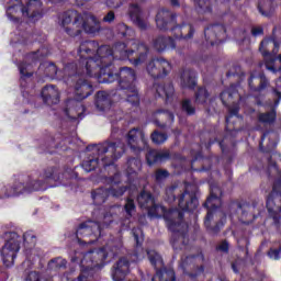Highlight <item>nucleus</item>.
<instances>
[{"mask_svg": "<svg viewBox=\"0 0 281 281\" xmlns=\"http://www.w3.org/2000/svg\"><path fill=\"white\" fill-rule=\"evenodd\" d=\"M79 60L64 65V76L75 78L85 74L88 78H95L100 85L119 82V91L126 97V101L139 109V90H137V74L130 67H121L120 70L113 65V52L110 46H100L98 41L87 40L80 43L78 48Z\"/></svg>", "mask_w": 281, "mask_h": 281, "instance_id": "f257e3e1", "label": "nucleus"}, {"mask_svg": "<svg viewBox=\"0 0 281 281\" xmlns=\"http://www.w3.org/2000/svg\"><path fill=\"white\" fill-rule=\"evenodd\" d=\"M87 150H93L94 157L83 160L81 167L86 172H93L97 168L99 172L105 170L108 175L103 177V183L108 186H120L122 183V172L117 169L115 161L121 159L122 155L126 153V147L121 140L111 142L105 140L99 145H88Z\"/></svg>", "mask_w": 281, "mask_h": 281, "instance_id": "f03ea898", "label": "nucleus"}, {"mask_svg": "<svg viewBox=\"0 0 281 281\" xmlns=\"http://www.w3.org/2000/svg\"><path fill=\"white\" fill-rule=\"evenodd\" d=\"M116 34L121 38H126V43L116 42L113 47L108 45L112 52L113 60H128L134 67L146 63L150 47L144 42L135 40V30L124 23L116 25Z\"/></svg>", "mask_w": 281, "mask_h": 281, "instance_id": "7ed1b4c3", "label": "nucleus"}, {"mask_svg": "<svg viewBox=\"0 0 281 281\" xmlns=\"http://www.w3.org/2000/svg\"><path fill=\"white\" fill-rule=\"evenodd\" d=\"M56 167H48L43 172L33 171L29 176H20L13 184H8L2 189L3 195L0 199H10V196H21V194H32L41 192L47 188H54L53 181H58Z\"/></svg>", "mask_w": 281, "mask_h": 281, "instance_id": "20e7f679", "label": "nucleus"}, {"mask_svg": "<svg viewBox=\"0 0 281 281\" xmlns=\"http://www.w3.org/2000/svg\"><path fill=\"white\" fill-rule=\"evenodd\" d=\"M178 207L181 210L178 212V222L172 217H166L167 228L171 232L170 244L175 251H181L190 244L188 226H183L181 221H183V212L192 214L199 207V198H196V194L184 190L178 199Z\"/></svg>", "mask_w": 281, "mask_h": 281, "instance_id": "39448f33", "label": "nucleus"}, {"mask_svg": "<svg viewBox=\"0 0 281 281\" xmlns=\"http://www.w3.org/2000/svg\"><path fill=\"white\" fill-rule=\"evenodd\" d=\"M223 205V189L216 184L210 187V195L203 203L207 210L204 217V227L210 236H218L221 231L227 224V214L221 211Z\"/></svg>", "mask_w": 281, "mask_h": 281, "instance_id": "423d86ee", "label": "nucleus"}, {"mask_svg": "<svg viewBox=\"0 0 281 281\" xmlns=\"http://www.w3.org/2000/svg\"><path fill=\"white\" fill-rule=\"evenodd\" d=\"M156 25L161 32L170 30L175 38H182L190 41L194 36V26L192 24H177V13L168 10L160 9L156 14Z\"/></svg>", "mask_w": 281, "mask_h": 281, "instance_id": "0eeeda50", "label": "nucleus"}, {"mask_svg": "<svg viewBox=\"0 0 281 281\" xmlns=\"http://www.w3.org/2000/svg\"><path fill=\"white\" fill-rule=\"evenodd\" d=\"M90 20L92 24L89 23V20H85L82 14L78 13V11L68 10L61 15V25L63 27H65L66 25L72 23V26L75 29H71L69 26L65 27L66 34H68V36H71L72 38H76V36H80L82 34V30L83 32H86V34H98V32H100V23L95 21V16L93 15L90 16Z\"/></svg>", "mask_w": 281, "mask_h": 281, "instance_id": "6e6552de", "label": "nucleus"}, {"mask_svg": "<svg viewBox=\"0 0 281 281\" xmlns=\"http://www.w3.org/2000/svg\"><path fill=\"white\" fill-rule=\"evenodd\" d=\"M9 4L7 16L13 23H21V18L14 15L19 10L22 16H26L31 23H36L43 18V2L41 0H29L25 4L21 0H4Z\"/></svg>", "mask_w": 281, "mask_h": 281, "instance_id": "1a4fd4ad", "label": "nucleus"}, {"mask_svg": "<svg viewBox=\"0 0 281 281\" xmlns=\"http://www.w3.org/2000/svg\"><path fill=\"white\" fill-rule=\"evenodd\" d=\"M259 52L263 56L266 61V69L272 71V74H278L281 69V54L280 43L274 37L265 38L259 45Z\"/></svg>", "mask_w": 281, "mask_h": 281, "instance_id": "9d476101", "label": "nucleus"}, {"mask_svg": "<svg viewBox=\"0 0 281 281\" xmlns=\"http://www.w3.org/2000/svg\"><path fill=\"white\" fill-rule=\"evenodd\" d=\"M106 258H109V252L104 247L87 251L80 260L81 274L78 280L87 279V273L93 269H102L106 265Z\"/></svg>", "mask_w": 281, "mask_h": 281, "instance_id": "9b49d317", "label": "nucleus"}, {"mask_svg": "<svg viewBox=\"0 0 281 281\" xmlns=\"http://www.w3.org/2000/svg\"><path fill=\"white\" fill-rule=\"evenodd\" d=\"M102 236V225L100 222L86 221L77 227L76 238L78 245H95Z\"/></svg>", "mask_w": 281, "mask_h": 281, "instance_id": "f8f14e48", "label": "nucleus"}, {"mask_svg": "<svg viewBox=\"0 0 281 281\" xmlns=\"http://www.w3.org/2000/svg\"><path fill=\"white\" fill-rule=\"evenodd\" d=\"M278 190L279 192L281 190V179L276 182L273 190L268 194L266 207L277 232L281 234V193H277Z\"/></svg>", "mask_w": 281, "mask_h": 281, "instance_id": "ddd939ff", "label": "nucleus"}, {"mask_svg": "<svg viewBox=\"0 0 281 281\" xmlns=\"http://www.w3.org/2000/svg\"><path fill=\"white\" fill-rule=\"evenodd\" d=\"M148 260L154 267L156 274L151 278V281H177V274L173 269H168L164 266V258L156 250L147 251Z\"/></svg>", "mask_w": 281, "mask_h": 281, "instance_id": "4468645a", "label": "nucleus"}, {"mask_svg": "<svg viewBox=\"0 0 281 281\" xmlns=\"http://www.w3.org/2000/svg\"><path fill=\"white\" fill-rule=\"evenodd\" d=\"M7 241L1 250L3 265L12 267L16 260V254L21 250V236L16 232L5 233Z\"/></svg>", "mask_w": 281, "mask_h": 281, "instance_id": "2eb2a0df", "label": "nucleus"}, {"mask_svg": "<svg viewBox=\"0 0 281 281\" xmlns=\"http://www.w3.org/2000/svg\"><path fill=\"white\" fill-rule=\"evenodd\" d=\"M201 258L202 260L204 259L202 252L181 257L179 268L182 270L183 276H188L190 280H196L201 273H204L205 266L199 265Z\"/></svg>", "mask_w": 281, "mask_h": 281, "instance_id": "dca6fc26", "label": "nucleus"}, {"mask_svg": "<svg viewBox=\"0 0 281 281\" xmlns=\"http://www.w3.org/2000/svg\"><path fill=\"white\" fill-rule=\"evenodd\" d=\"M126 143L131 153L136 155V157H139L143 150L148 148V139H146V134H144V131H142L139 127H134L128 131L126 134Z\"/></svg>", "mask_w": 281, "mask_h": 281, "instance_id": "f3484780", "label": "nucleus"}, {"mask_svg": "<svg viewBox=\"0 0 281 281\" xmlns=\"http://www.w3.org/2000/svg\"><path fill=\"white\" fill-rule=\"evenodd\" d=\"M146 69L147 74H149L154 80H159L166 78V76L172 71V64L164 57L154 58L147 64Z\"/></svg>", "mask_w": 281, "mask_h": 281, "instance_id": "a211bd4d", "label": "nucleus"}, {"mask_svg": "<svg viewBox=\"0 0 281 281\" xmlns=\"http://www.w3.org/2000/svg\"><path fill=\"white\" fill-rule=\"evenodd\" d=\"M271 95L274 99L273 105L268 112H260L257 115L259 124H265L266 126H273L276 120H278V106H280L281 91L278 88L271 89Z\"/></svg>", "mask_w": 281, "mask_h": 281, "instance_id": "6ab92c4d", "label": "nucleus"}, {"mask_svg": "<svg viewBox=\"0 0 281 281\" xmlns=\"http://www.w3.org/2000/svg\"><path fill=\"white\" fill-rule=\"evenodd\" d=\"M204 36L207 45L214 47V45H221L225 43L227 37V29L223 24H211L204 29Z\"/></svg>", "mask_w": 281, "mask_h": 281, "instance_id": "aec40b11", "label": "nucleus"}, {"mask_svg": "<svg viewBox=\"0 0 281 281\" xmlns=\"http://www.w3.org/2000/svg\"><path fill=\"white\" fill-rule=\"evenodd\" d=\"M270 82L267 76L261 71H252L248 78V86L252 93H262Z\"/></svg>", "mask_w": 281, "mask_h": 281, "instance_id": "412c9836", "label": "nucleus"}, {"mask_svg": "<svg viewBox=\"0 0 281 281\" xmlns=\"http://www.w3.org/2000/svg\"><path fill=\"white\" fill-rule=\"evenodd\" d=\"M131 273V261L126 257H121L112 267V280L124 281Z\"/></svg>", "mask_w": 281, "mask_h": 281, "instance_id": "4be33fe9", "label": "nucleus"}, {"mask_svg": "<svg viewBox=\"0 0 281 281\" xmlns=\"http://www.w3.org/2000/svg\"><path fill=\"white\" fill-rule=\"evenodd\" d=\"M93 94V85L89 80L79 77L75 83V100L76 102H82L87 100L89 95Z\"/></svg>", "mask_w": 281, "mask_h": 281, "instance_id": "5701e85b", "label": "nucleus"}, {"mask_svg": "<svg viewBox=\"0 0 281 281\" xmlns=\"http://www.w3.org/2000/svg\"><path fill=\"white\" fill-rule=\"evenodd\" d=\"M240 113V106L238 105H234L233 108H231L228 110V115L225 119L226 125H225V131L226 133H238V131H240V128L238 127V125H236V121L234 120V117L236 120H238L239 122H243V115L238 114Z\"/></svg>", "mask_w": 281, "mask_h": 281, "instance_id": "b1692460", "label": "nucleus"}, {"mask_svg": "<svg viewBox=\"0 0 281 281\" xmlns=\"http://www.w3.org/2000/svg\"><path fill=\"white\" fill-rule=\"evenodd\" d=\"M41 98L47 106H54L60 102V92L56 89V86H45L41 91Z\"/></svg>", "mask_w": 281, "mask_h": 281, "instance_id": "393cba45", "label": "nucleus"}, {"mask_svg": "<svg viewBox=\"0 0 281 281\" xmlns=\"http://www.w3.org/2000/svg\"><path fill=\"white\" fill-rule=\"evenodd\" d=\"M172 158L170 150H157L149 149L146 154V162L149 166H155L156 164H165V161H169Z\"/></svg>", "mask_w": 281, "mask_h": 281, "instance_id": "a878e982", "label": "nucleus"}, {"mask_svg": "<svg viewBox=\"0 0 281 281\" xmlns=\"http://www.w3.org/2000/svg\"><path fill=\"white\" fill-rule=\"evenodd\" d=\"M153 88L158 98H165L167 104H172L175 101V86L172 83L160 85L155 82Z\"/></svg>", "mask_w": 281, "mask_h": 281, "instance_id": "bb28decb", "label": "nucleus"}, {"mask_svg": "<svg viewBox=\"0 0 281 281\" xmlns=\"http://www.w3.org/2000/svg\"><path fill=\"white\" fill-rule=\"evenodd\" d=\"M70 139L69 137L63 136V134H55L54 137H50L48 139V143L46 145V153H49V155H54V148L55 150H67V144H69Z\"/></svg>", "mask_w": 281, "mask_h": 281, "instance_id": "cd10ccee", "label": "nucleus"}, {"mask_svg": "<svg viewBox=\"0 0 281 281\" xmlns=\"http://www.w3.org/2000/svg\"><path fill=\"white\" fill-rule=\"evenodd\" d=\"M126 165L127 168L125 170V175L127 178V183H133V181H135V179L137 178V172L142 170V159L139 158V156L130 157Z\"/></svg>", "mask_w": 281, "mask_h": 281, "instance_id": "c85d7f7f", "label": "nucleus"}, {"mask_svg": "<svg viewBox=\"0 0 281 281\" xmlns=\"http://www.w3.org/2000/svg\"><path fill=\"white\" fill-rule=\"evenodd\" d=\"M154 115H157L155 124L159 128H166L168 124H172V122H175V113L166 109L156 110Z\"/></svg>", "mask_w": 281, "mask_h": 281, "instance_id": "c756f323", "label": "nucleus"}, {"mask_svg": "<svg viewBox=\"0 0 281 281\" xmlns=\"http://www.w3.org/2000/svg\"><path fill=\"white\" fill-rule=\"evenodd\" d=\"M153 47L156 52L161 53L166 52V49H175L177 47V43L175 38L170 36L159 35L153 42Z\"/></svg>", "mask_w": 281, "mask_h": 281, "instance_id": "7c9ffc66", "label": "nucleus"}, {"mask_svg": "<svg viewBox=\"0 0 281 281\" xmlns=\"http://www.w3.org/2000/svg\"><path fill=\"white\" fill-rule=\"evenodd\" d=\"M128 16L134 25L138 26L139 30H146V21L142 18V8L137 3H132L128 9Z\"/></svg>", "mask_w": 281, "mask_h": 281, "instance_id": "2f4dec72", "label": "nucleus"}, {"mask_svg": "<svg viewBox=\"0 0 281 281\" xmlns=\"http://www.w3.org/2000/svg\"><path fill=\"white\" fill-rule=\"evenodd\" d=\"M180 82L182 89H195L198 81H196V71L192 69H184L180 76Z\"/></svg>", "mask_w": 281, "mask_h": 281, "instance_id": "473e14b6", "label": "nucleus"}, {"mask_svg": "<svg viewBox=\"0 0 281 281\" xmlns=\"http://www.w3.org/2000/svg\"><path fill=\"white\" fill-rule=\"evenodd\" d=\"M136 201L142 210H148L150 205H155V195L150 191L143 190L137 195Z\"/></svg>", "mask_w": 281, "mask_h": 281, "instance_id": "72a5a7b5", "label": "nucleus"}, {"mask_svg": "<svg viewBox=\"0 0 281 281\" xmlns=\"http://www.w3.org/2000/svg\"><path fill=\"white\" fill-rule=\"evenodd\" d=\"M109 189L106 188H98L91 192L93 205H103L109 200Z\"/></svg>", "mask_w": 281, "mask_h": 281, "instance_id": "f704fd0d", "label": "nucleus"}, {"mask_svg": "<svg viewBox=\"0 0 281 281\" xmlns=\"http://www.w3.org/2000/svg\"><path fill=\"white\" fill-rule=\"evenodd\" d=\"M95 106L99 111H106L111 106V99L106 91H98L95 94Z\"/></svg>", "mask_w": 281, "mask_h": 281, "instance_id": "c9c22d12", "label": "nucleus"}, {"mask_svg": "<svg viewBox=\"0 0 281 281\" xmlns=\"http://www.w3.org/2000/svg\"><path fill=\"white\" fill-rule=\"evenodd\" d=\"M64 111L67 117L72 120V122H76V120H82V117H85V106L78 102H75V109L66 108Z\"/></svg>", "mask_w": 281, "mask_h": 281, "instance_id": "e433bc0d", "label": "nucleus"}, {"mask_svg": "<svg viewBox=\"0 0 281 281\" xmlns=\"http://www.w3.org/2000/svg\"><path fill=\"white\" fill-rule=\"evenodd\" d=\"M234 95H238V86L236 83H231V86L221 92L220 100L224 106H227V102L234 100Z\"/></svg>", "mask_w": 281, "mask_h": 281, "instance_id": "4c0bfd02", "label": "nucleus"}, {"mask_svg": "<svg viewBox=\"0 0 281 281\" xmlns=\"http://www.w3.org/2000/svg\"><path fill=\"white\" fill-rule=\"evenodd\" d=\"M147 214L150 218H161L166 214V206L157 204L154 202L148 209Z\"/></svg>", "mask_w": 281, "mask_h": 281, "instance_id": "58836bf2", "label": "nucleus"}, {"mask_svg": "<svg viewBox=\"0 0 281 281\" xmlns=\"http://www.w3.org/2000/svg\"><path fill=\"white\" fill-rule=\"evenodd\" d=\"M180 109L182 113L188 115V117H192L193 115H196V108L192 104V100L184 99L180 103Z\"/></svg>", "mask_w": 281, "mask_h": 281, "instance_id": "ea45409f", "label": "nucleus"}, {"mask_svg": "<svg viewBox=\"0 0 281 281\" xmlns=\"http://www.w3.org/2000/svg\"><path fill=\"white\" fill-rule=\"evenodd\" d=\"M200 14H212V0H192Z\"/></svg>", "mask_w": 281, "mask_h": 281, "instance_id": "a19ab883", "label": "nucleus"}, {"mask_svg": "<svg viewBox=\"0 0 281 281\" xmlns=\"http://www.w3.org/2000/svg\"><path fill=\"white\" fill-rule=\"evenodd\" d=\"M210 98V92L207 88L200 87L195 92V104H207V100Z\"/></svg>", "mask_w": 281, "mask_h": 281, "instance_id": "79ce46f5", "label": "nucleus"}, {"mask_svg": "<svg viewBox=\"0 0 281 281\" xmlns=\"http://www.w3.org/2000/svg\"><path fill=\"white\" fill-rule=\"evenodd\" d=\"M150 139L153 144H156V146H161V144H166V142H168V134L156 130L151 133Z\"/></svg>", "mask_w": 281, "mask_h": 281, "instance_id": "37998d69", "label": "nucleus"}, {"mask_svg": "<svg viewBox=\"0 0 281 281\" xmlns=\"http://www.w3.org/2000/svg\"><path fill=\"white\" fill-rule=\"evenodd\" d=\"M128 190V186H122L119 188L110 187L108 188L109 195L114 196V199H120V196H124V193Z\"/></svg>", "mask_w": 281, "mask_h": 281, "instance_id": "c03bdc74", "label": "nucleus"}, {"mask_svg": "<svg viewBox=\"0 0 281 281\" xmlns=\"http://www.w3.org/2000/svg\"><path fill=\"white\" fill-rule=\"evenodd\" d=\"M58 74V67L54 63H47L45 65L44 75L46 78H56V75Z\"/></svg>", "mask_w": 281, "mask_h": 281, "instance_id": "a18cd8bd", "label": "nucleus"}, {"mask_svg": "<svg viewBox=\"0 0 281 281\" xmlns=\"http://www.w3.org/2000/svg\"><path fill=\"white\" fill-rule=\"evenodd\" d=\"M168 177H170V171L167 169H157L154 175L156 183H164Z\"/></svg>", "mask_w": 281, "mask_h": 281, "instance_id": "49530a36", "label": "nucleus"}, {"mask_svg": "<svg viewBox=\"0 0 281 281\" xmlns=\"http://www.w3.org/2000/svg\"><path fill=\"white\" fill-rule=\"evenodd\" d=\"M175 192H177V186H171L166 189L165 201H167V203H175L177 201V194Z\"/></svg>", "mask_w": 281, "mask_h": 281, "instance_id": "de8ad7c7", "label": "nucleus"}, {"mask_svg": "<svg viewBox=\"0 0 281 281\" xmlns=\"http://www.w3.org/2000/svg\"><path fill=\"white\" fill-rule=\"evenodd\" d=\"M27 67H29V65L25 61H21L18 64V69L20 71L22 80L25 78H32V76H34V74L27 72Z\"/></svg>", "mask_w": 281, "mask_h": 281, "instance_id": "09e8293b", "label": "nucleus"}, {"mask_svg": "<svg viewBox=\"0 0 281 281\" xmlns=\"http://www.w3.org/2000/svg\"><path fill=\"white\" fill-rule=\"evenodd\" d=\"M124 210L127 216H133V212L137 210V206L135 205V200L127 198L124 205Z\"/></svg>", "mask_w": 281, "mask_h": 281, "instance_id": "8fccbe9b", "label": "nucleus"}, {"mask_svg": "<svg viewBox=\"0 0 281 281\" xmlns=\"http://www.w3.org/2000/svg\"><path fill=\"white\" fill-rule=\"evenodd\" d=\"M270 260H280L281 259V245L278 248H270L267 252Z\"/></svg>", "mask_w": 281, "mask_h": 281, "instance_id": "3c124183", "label": "nucleus"}, {"mask_svg": "<svg viewBox=\"0 0 281 281\" xmlns=\"http://www.w3.org/2000/svg\"><path fill=\"white\" fill-rule=\"evenodd\" d=\"M24 245H36V235L32 231L23 234Z\"/></svg>", "mask_w": 281, "mask_h": 281, "instance_id": "603ef678", "label": "nucleus"}, {"mask_svg": "<svg viewBox=\"0 0 281 281\" xmlns=\"http://www.w3.org/2000/svg\"><path fill=\"white\" fill-rule=\"evenodd\" d=\"M216 251H222V254H229V241L224 239L220 245L216 246Z\"/></svg>", "mask_w": 281, "mask_h": 281, "instance_id": "864d4df0", "label": "nucleus"}, {"mask_svg": "<svg viewBox=\"0 0 281 281\" xmlns=\"http://www.w3.org/2000/svg\"><path fill=\"white\" fill-rule=\"evenodd\" d=\"M105 4L108 8L117 9L122 8V5L124 4V0H105Z\"/></svg>", "mask_w": 281, "mask_h": 281, "instance_id": "5fc2aeb1", "label": "nucleus"}, {"mask_svg": "<svg viewBox=\"0 0 281 281\" xmlns=\"http://www.w3.org/2000/svg\"><path fill=\"white\" fill-rule=\"evenodd\" d=\"M50 263L56 265L57 269H63L67 267V260L60 258H54L50 260Z\"/></svg>", "mask_w": 281, "mask_h": 281, "instance_id": "6e6d98bb", "label": "nucleus"}, {"mask_svg": "<svg viewBox=\"0 0 281 281\" xmlns=\"http://www.w3.org/2000/svg\"><path fill=\"white\" fill-rule=\"evenodd\" d=\"M265 35V29L262 26H254L251 29V36L255 38H258V36H263Z\"/></svg>", "mask_w": 281, "mask_h": 281, "instance_id": "4d7b16f0", "label": "nucleus"}, {"mask_svg": "<svg viewBox=\"0 0 281 281\" xmlns=\"http://www.w3.org/2000/svg\"><path fill=\"white\" fill-rule=\"evenodd\" d=\"M115 21V12L109 11L103 18V23H113Z\"/></svg>", "mask_w": 281, "mask_h": 281, "instance_id": "13d9d810", "label": "nucleus"}, {"mask_svg": "<svg viewBox=\"0 0 281 281\" xmlns=\"http://www.w3.org/2000/svg\"><path fill=\"white\" fill-rule=\"evenodd\" d=\"M134 240L136 243V247H142L144 245V237H139V234L133 232Z\"/></svg>", "mask_w": 281, "mask_h": 281, "instance_id": "bf43d9fd", "label": "nucleus"}, {"mask_svg": "<svg viewBox=\"0 0 281 281\" xmlns=\"http://www.w3.org/2000/svg\"><path fill=\"white\" fill-rule=\"evenodd\" d=\"M26 281H41V276L37 272H31Z\"/></svg>", "mask_w": 281, "mask_h": 281, "instance_id": "052dcab7", "label": "nucleus"}, {"mask_svg": "<svg viewBox=\"0 0 281 281\" xmlns=\"http://www.w3.org/2000/svg\"><path fill=\"white\" fill-rule=\"evenodd\" d=\"M218 146L222 150V155H227V147L225 146V140H218Z\"/></svg>", "mask_w": 281, "mask_h": 281, "instance_id": "680f3d73", "label": "nucleus"}, {"mask_svg": "<svg viewBox=\"0 0 281 281\" xmlns=\"http://www.w3.org/2000/svg\"><path fill=\"white\" fill-rule=\"evenodd\" d=\"M40 56H41V50L32 53L33 63H38V60H41Z\"/></svg>", "mask_w": 281, "mask_h": 281, "instance_id": "e2e57ef3", "label": "nucleus"}, {"mask_svg": "<svg viewBox=\"0 0 281 281\" xmlns=\"http://www.w3.org/2000/svg\"><path fill=\"white\" fill-rule=\"evenodd\" d=\"M172 8H181L179 0H169Z\"/></svg>", "mask_w": 281, "mask_h": 281, "instance_id": "0e129e2a", "label": "nucleus"}, {"mask_svg": "<svg viewBox=\"0 0 281 281\" xmlns=\"http://www.w3.org/2000/svg\"><path fill=\"white\" fill-rule=\"evenodd\" d=\"M232 270L234 271V273H240V271L238 270V263L236 262L232 263Z\"/></svg>", "mask_w": 281, "mask_h": 281, "instance_id": "69168bd1", "label": "nucleus"}, {"mask_svg": "<svg viewBox=\"0 0 281 281\" xmlns=\"http://www.w3.org/2000/svg\"><path fill=\"white\" fill-rule=\"evenodd\" d=\"M89 1H92V0H76V3L77 5L82 7L85 5V3H89Z\"/></svg>", "mask_w": 281, "mask_h": 281, "instance_id": "338daca9", "label": "nucleus"}, {"mask_svg": "<svg viewBox=\"0 0 281 281\" xmlns=\"http://www.w3.org/2000/svg\"><path fill=\"white\" fill-rule=\"evenodd\" d=\"M267 135H269V132L263 133L261 136V140L259 143V148H261V149H262V142H265V138L267 137Z\"/></svg>", "mask_w": 281, "mask_h": 281, "instance_id": "774afa93", "label": "nucleus"}]
</instances>
